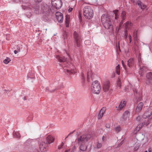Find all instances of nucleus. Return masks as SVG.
<instances>
[{"label": "nucleus", "mask_w": 152, "mask_h": 152, "mask_svg": "<svg viewBox=\"0 0 152 152\" xmlns=\"http://www.w3.org/2000/svg\"><path fill=\"white\" fill-rule=\"evenodd\" d=\"M146 78L148 80H152V72H150L148 73L146 75Z\"/></svg>", "instance_id": "nucleus-24"}, {"label": "nucleus", "mask_w": 152, "mask_h": 152, "mask_svg": "<svg viewBox=\"0 0 152 152\" xmlns=\"http://www.w3.org/2000/svg\"><path fill=\"white\" fill-rule=\"evenodd\" d=\"M87 43H89V44L91 43V41L89 40H86L85 41V43L86 45Z\"/></svg>", "instance_id": "nucleus-45"}, {"label": "nucleus", "mask_w": 152, "mask_h": 152, "mask_svg": "<svg viewBox=\"0 0 152 152\" xmlns=\"http://www.w3.org/2000/svg\"><path fill=\"white\" fill-rule=\"evenodd\" d=\"M134 64V60L132 58H130L127 61V65L129 67H132Z\"/></svg>", "instance_id": "nucleus-16"}, {"label": "nucleus", "mask_w": 152, "mask_h": 152, "mask_svg": "<svg viewBox=\"0 0 152 152\" xmlns=\"http://www.w3.org/2000/svg\"><path fill=\"white\" fill-rule=\"evenodd\" d=\"M143 105V103L142 102H140L138 104L136 108V113H138L141 110Z\"/></svg>", "instance_id": "nucleus-15"}, {"label": "nucleus", "mask_w": 152, "mask_h": 152, "mask_svg": "<svg viewBox=\"0 0 152 152\" xmlns=\"http://www.w3.org/2000/svg\"><path fill=\"white\" fill-rule=\"evenodd\" d=\"M11 61L10 58L7 57L3 61V62L5 64H8Z\"/></svg>", "instance_id": "nucleus-30"}, {"label": "nucleus", "mask_w": 152, "mask_h": 152, "mask_svg": "<svg viewBox=\"0 0 152 152\" xmlns=\"http://www.w3.org/2000/svg\"><path fill=\"white\" fill-rule=\"evenodd\" d=\"M127 31L126 29H125L124 31V37L125 39H126L127 38Z\"/></svg>", "instance_id": "nucleus-36"}, {"label": "nucleus", "mask_w": 152, "mask_h": 152, "mask_svg": "<svg viewBox=\"0 0 152 152\" xmlns=\"http://www.w3.org/2000/svg\"><path fill=\"white\" fill-rule=\"evenodd\" d=\"M81 75L82 77V79L83 80V82L85 81V76L83 72H82L81 74Z\"/></svg>", "instance_id": "nucleus-40"}, {"label": "nucleus", "mask_w": 152, "mask_h": 152, "mask_svg": "<svg viewBox=\"0 0 152 152\" xmlns=\"http://www.w3.org/2000/svg\"><path fill=\"white\" fill-rule=\"evenodd\" d=\"M91 89L92 92L94 94H99L101 90V86L97 80H95L92 84Z\"/></svg>", "instance_id": "nucleus-5"}, {"label": "nucleus", "mask_w": 152, "mask_h": 152, "mask_svg": "<svg viewBox=\"0 0 152 152\" xmlns=\"http://www.w3.org/2000/svg\"><path fill=\"white\" fill-rule=\"evenodd\" d=\"M122 64L124 68L126 66L124 63V61L123 60L122 61Z\"/></svg>", "instance_id": "nucleus-50"}, {"label": "nucleus", "mask_w": 152, "mask_h": 152, "mask_svg": "<svg viewBox=\"0 0 152 152\" xmlns=\"http://www.w3.org/2000/svg\"><path fill=\"white\" fill-rule=\"evenodd\" d=\"M16 50H19V52H20V48H17V49Z\"/></svg>", "instance_id": "nucleus-64"}, {"label": "nucleus", "mask_w": 152, "mask_h": 152, "mask_svg": "<svg viewBox=\"0 0 152 152\" xmlns=\"http://www.w3.org/2000/svg\"><path fill=\"white\" fill-rule=\"evenodd\" d=\"M35 1L36 3H39L41 2L42 0H35Z\"/></svg>", "instance_id": "nucleus-51"}, {"label": "nucleus", "mask_w": 152, "mask_h": 152, "mask_svg": "<svg viewBox=\"0 0 152 152\" xmlns=\"http://www.w3.org/2000/svg\"><path fill=\"white\" fill-rule=\"evenodd\" d=\"M56 58L58 59L59 61L61 62H64L66 60V58L64 57H60L59 56L57 55L56 56Z\"/></svg>", "instance_id": "nucleus-19"}, {"label": "nucleus", "mask_w": 152, "mask_h": 152, "mask_svg": "<svg viewBox=\"0 0 152 152\" xmlns=\"http://www.w3.org/2000/svg\"><path fill=\"white\" fill-rule=\"evenodd\" d=\"M148 152H151L152 151V149L151 148H148Z\"/></svg>", "instance_id": "nucleus-55"}, {"label": "nucleus", "mask_w": 152, "mask_h": 152, "mask_svg": "<svg viewBox=\"0 0 152 152\" xmlns=\"http://www.w3.org/2000/svg\"><path fill=\"white\" fill-rule=\"evenodd\" d=\"M78 17L80 20V22H81L82 21V17L81 16V13L80 12H79Z\"/></svg>", "instance_id": "nucleus-43"}, {"label": "nucleus", "mask_w": 152, "mask_h": 152, "mask_svg": "<svg viewBox=\"0 0 152 152\" xmlns=\"http://www.w3.org/2000/svg\"><path fill=\"white\" fill-rule=\"evenodd\" d=\"M132 23L129 22H127L125 24V27L126 28H127L129 27V26H131Z\"/></svg>", "instance_id": "nucleus-33"}, {"label": "nucleus", "mask_w": 152, "mask_h": 152, "mask_svg": "<svg viewBox=\"0 0 152 152\" xmlns=\"http://www.w3.org/2000/svg\"><path fill=\"white\" fill-rule=\"evenodd\" d=\"M33 10L34 12L36 14H38L42 13L41 9L38 6H37Z\"/></svg>", "instance_id": "nucleus-17"}, {"label": "nucleus", "mask_w": 152, "mask_h": 152, "mask_svg": "<svg viewBox=\"0 0 152 152\" xmlns=\"http://www.w3.org/2000/svg\"><path fill=\"white\" fill-rule=\"evenodd\" d=\"M103 113L102 114V113L99 112L98 116V119H99L102 118L103 115Z\"/></svg>", "instance_id": "nucleus-37"}, {"label": "nucleus", "mask_w": 152, "mask_h": 152, "mask_svg": "<svg viewBox=\"0 0 152 152\" xmlns=\"http://www.w3.org/2000/svg\"><path fill=\"white\" fill-rule=\"evenodd\" d=\"M131 1L134 4H137V0H131Z\"/></svg>", "instance_id": "nucleus-44"}, {"label": "nucleus", "mask_w": 152, "mask_h": 152, "mask_svg": "<svg viewBox=\"0 0 152 152\" xmlns=\"http://www.w3.org/2000/svg\"><path fill=\"white\" fill-rule=\"evenodd\" d=\"M67 33L66 31H64L63 33V39L64 41H65L66 40V39H67Z\"/></svg>", "instance_id": "nucleus-29"}, {"label": "nucleus", "mask_w": 152, "mask_h": 152, "mask_svg": "<svg viewBox=\"0 0 152 152\" xmlns=\"http://www.w3.org/2000/svg\"><path fill=\"white\" fill-rule=\"evenodd\" d=\"M148 70V68L147 67L143 66L140 67L139 72L140 75L141 76H143L144 74L146 73Z\"/></svg>", "instance_id": "nucleus-12"}, {"label": "nucleus", "mask_w": 152, "mask_h": 152, "mask_svg": "<svg viewBox=\"0 0 152 152\" xmlns=\"http://www.w3.org/2000/svg\"><path fill=\"white\" fill-rule=\"evenodd\" d=\"M69 18L68 17H66L65 20V23L66 24V27H69Z\"/></svg>", "instance_id": "nucleus-28"}, {"label": "nucleus", "mask_w": 152, "mask_h": 152, "mask_svg": "<svg viewBox=\"0 0 152 152\" xmlns=\"http://www.w3.org/2000/svg\"><path fill=\"white\" fill-rule=\"evenodd\" d=\"M139 148V145H137V146H135L134 148V151H137L138 149Z\"/></svg>", "instance_id": "nucleus-46"}, {"label": "nucleus", "mask_w": 152, "mask_h": 152, "mask_svg": "<svg viewBox=\"0 0 152 152\" xmlns=\"http://www.w3.org/2000/svg\"><path fill=\"white\" fill-rule=\"evenodd\" d=\"M116 73L118 75H119L120 73V72L119 71V70H118V69H116Z\"/></svg>", "instance_id": "nucleus-48"}, {"label": "nucleus", "mask_w": 152, "mask_h": 152, "mask_svg": "<svg viewBox=\"0 0 152 152\" xmlns=\"http://www.w3.org/2000/svg\"><path fill=\"white\" fill-rule=\"evenodd\" d=\"M141 126H145L148 125L150 123V121L149 118H143L141 120Z\"/></svg>", "instance_id": "nucleus-11"}, {"label": "nucleus", "mask_w": 152, "mask_h": 152, "mask_svg": "<svg viewBox=\"0 0 152 152\" xmlns=\"http://www.w3.org/2000/svg\"><path fill=\"white\" fill-rule=\"evenodd\" d=\"M54 140V138L52 136L49 135L46 138V142L47 143V144L49 145L51 143L53 142Z\"/></svg>", "instance_id": "nucleus-10"}, {"label": "nucleus", "mask_w": 152, "mask_h": 152, "mask_svg": "<svg viewBox=\"0 0 152 152\" xmlns=\"http://www.w3.org/2000/svg\"><path fill=\"white\" fill-rule=\"evenodd\" d=\"M102 145L101 143H100L99 142H97V144L96 147L98 148H100L102 147Z\"/></svg>", "instance_id": "nucleus-42"}, {"label": "nucleus", "mask_w": 152, "mask_h": 152, "mask_svg": "<svg viewBox=\"0 0 152 152\" xmlns=\"http://www.w3.org/2000/svg\"><path fill=\"white\" fill-rule=\"evenodd\" d=\"M128 37H129V39H131V35L130 34H129V35Z\"/></svg>", "instance_id": "nucleus-61"}, {"label": "nucleus", "mask_w": 152, "mask_h": 152, "mask_svg": "<svg viewBox=\"0 0 152 152\" xmlns=\"http://www.w3.org/2000/svg\"><path fill=\"white\" fill-rule=\"evenodd\" d=\"M152 115V106L148 108L146 111L143 114L142 117L143 118H147Z\"/></svg>", "instance_id": "nucleus-8"}, {"label": "nucleus", "mask_w": 152, "mask_h": 152, "mask_svg": "<svg viewBox=\"0 0 152 152\" xmlns=\"http://www.w3.org/2000/svg\"><path fill=\"white\" fill-rule=\"evenodd\" d=\"M105 126L107 128H109L110 127V125L109 124H106Z\"/></svg>", "instance_id": "nucleus-49"}, {"label": "nucleus", "mask_w": 152, "mask_h": 152, "mask_svg": "<svg viewBox=\"0 0 152 152\" xmlns=\"http://www.w3.org/2000/svg\"><path fill=\"white\" fill-rule=\"evenodd\" d=\"M73 9L72 7L70 8L69 10H68V12H71L72 10Z\"/></svg>", "instance_id": "nucleus-52"}, {"label": "nucleus", "mask_w": 152, "mask_h": 152, "mask_svg": "<svg viewBox=\"0 0 152 152\" xmlns=\"http://www.w3.org/2000/svg\"><path fill=\"white\" fill-rule=\"evenodd\" d=\"M3 91L4 94L8 95L10 91L9 90L7 89H3Z\"/></svg>", "instance_id": "nucleus-34"}, {"label": "nucleus", "mask_w": 152, "mask_h": 152, "mask_svg": "<svg viewBox=\"0 0 152 152\" xmlns=\"http://www.w3.org/2000/svg\"><path fill=\"white\" fill-rule=\"evenodd\" d=\"M110 86V82L109 81H107L104 83L103 87L104 91L106 92L109 89Z\"/></svg>", "instance_id": "nucleus-13"}, {"label": "nucleus", "mask_w": 152, "mask_h": 152, "mask_svg": "<svg viewBox=\"0 0 152 152\" xmlns=\"http://www.w3.org/2000/svg\"><path fill=\"white\" fill-rule=\"evenodd\" d=\"M31 141L30 140H28L26 141V143H29V142H30Z\"/></svg>", "instance_id": "nucleus-56"}, {"label": "nucleus", "mask_w": 152, "mask_h": 152, "mask_svg": "<svg viewBox=\"0 0 152 152\" xmlns=\"http://www.w3.org/2000/svg\"><path fill=\"white\" fill-rule=\"evenodd\" d=\"M14 53H15V54H17V53H18V52H19V50H15L14 51Z\"/></svg>", "instance_id": "nucleus-53"}, {"label": "nucleus", "mask_w": 152, "mask_h": 152, "mask_svg": "<svg viewBox=\"0 0 152 152\" xmlns=\"http://www.w3.org/2000/svg\"><path fill=\"white\" fill-rule=\"evenodd\" d=\"M115 131L117 133H118L121 130L120 126H119L115 128Z\"/></svg>", "instance_id": "nucleus-31"}, {"label": "nucleus", "mask_w": 152, "mask_h": 152, "mask_svg": "<svg viewBox=\"0 0 152 152\" xmlns=\"http://www.w3.org/2000/svg\"><path fill=\"white\" fill-rule=\"evenodd\" d=\"M92 136L90 134L82 135L78 137L77 139V143L80 144V151H85L87 148V146L85 145V143L87 142L91 137Z\"/></svg>", "instance_id": "nucleus-1"}, {"label": "nucleus", "mask_w": 152, "mask_h": 152, "mask_svg": "<svg viewBox=\"0 0 152 152\" xmlns=\"http://www.w3.org/2000/svg\"><path fill=\"white\" fill-rule=\"evenodd\" d=\"M121 17L122 20H124L125 19L126 17V12L125 11H123L121 14Z\"/></svg>", "instance_id": "nucleus-22"}, {"label": "nucleus", "mask_w": 152, "mask_h": 152, "mask_svg": "<svg viewBox=\"0 0 152 152\" xmlns=\"http://www.w3.org/2000/svg\"><path fill=\"white\" fill-rule=\"evenodd\" d=\"M126 104V102L125 101H121L119 105V107L121 110L125 106Z\"/></svg>", "instance_id": "nucleus-23"}, {"label": "nucleus", "mask_w": 152, "mask_h": 152, "mask_svg": "<svg viewBox=\"0 0 152 152\" xmlns=\"http://www.w3.org/2000/svg\"><path fill=\"white\" fill-rule=\"evenodd\" d=\"M56 16L57 19L59 23H61L63 20V14L60 12H56Z\"/></svg>", "instance_id": "nucleus-9"}, {"label": "nucleus", "mask_w": 152, "mask_h": 152, "mask_svg": "<svg viewBox=\"0 0 152 152\" xmlns=\"http://www.w3.org/2000/svg\"><path fill=\"white\" fill-rule=\"evenodd\" d=\"M121 80H120V79H118L117 81V85L120 88H121Z\"/></svg>", "instance_id": "nucleus-35"}, {"label": "nucleus", "mask_w": 152, "mask_h": 152, "mask_svg": "<svg viewBox=\"0 0 152 152\" xmlns=\"http://www.w3.org/2000/svg\"><path fill=\"white\" fill-rule=\"evenodd\" d=\"M123 141H122V142H121V143H119V146H120L121 145L123 144Z\"/></svg>", "instance_id": "nucleus-60"}, {"label": "nucleus", "mask_w": 152, "mask_h": 152, "mask_svg": "<svg viewBox=\"0 0 152 152\" xmlns=\"http://www.w3.org/2000/svg\"><path fill=\"white\" fill-rule=\"evenodd\" d=\"M101 21L105 28L108 29L110 28L111 26V22L110 18L106 14L102 15Z\"/></svg>", "instance_id": "nucleus-2"}, {"label": "nucleus", "mask_w": 152, "mask_h": 152, "mask_svg": "<svg viewBox=\"0 0 152 152\" xmlns=\"http://www.w3.org/2000/svg\"><path fill=\"white\" fill-rule=\"evenodd\" d=\"M132 67H129L127 66H126L124 68V69L125 70L127 74H129L130 73L131 71V68Z\"/></svg>", "instance_id": "nucleus-26"}, {"label": "nucleus", "mask_w": 152, "mask_h": 152, "mask_svg": "<svg viewBox=\"0 0 152 152\" xmlns=\"http://www.w3.org/2000/svg\"><path fill=\"white\" fill-rule=\"evenodd\" d=\"M137 4L139 6V7L142 9H143L146 7V6L140 1L138 0L137 1Z\"/></svg>", "instance_id": "nucleus-20"}, {"label": "nucleus", "mask_w": 152, "mask_h": 152, "mask_svg": "<svg viewBox=\"0 0 152 152\" xmlns=\"http://www.w3.org/2000/svg\"><path fill=\"white\" fill-rule=\"evenodd\" d=\"M118 10H113V12L114 13V14L115 15V18L116 19H117L118 18Z\"/></svg>", "instance_id": "nucleus-27"}, {"label": "nucleus", "mask_w": 152, "mask_h": 152, "mask_svg": "<svg viewBox=\"0 0 152 152\" xmlns=\"http://www.w3.org/2000/svg\"><path fill=\"white\" fill-rule=\"evenodd\" d=\"M87 81L88 82H90L89 81V78L90 77H91V79L92 80H93V77L91 75V73L90 72H88L87 73Z\"/></svg>", "instance_id": "nucleus-25"}, {"label": "nucleus", "mask_w": 152, "mask_h": 152, "mask_svg": "<svg viewBox=\"0 0 152 152\" xmlns=\"http://www.w3.org/2000/svg\"><path fill=\"white\" fill-rule=\"evenodd\" d=\"M142 127V126H141V124L140 123L136 128L135 130L136 131H139Z\"/></svg>", "instance_id": "nucleus-32"}, {"label": "nucleus", "mask_w": 152, "mask_h": 152, "mask_svg": "<svg viewBox=\"0 0 152 152\" xmlns=\"http://www.w3.org/2000/svg\"><path fill=\"white\" fill-rule=\"evenodd\" d=\"M123 21L124 20H122V19L121 20V21L120 23V25H121L123 24Z\"/></svg>", "instance_id": "nucleus-54"}, {"label": "nucleus", "mask_w": 152, "mask_h": 152, "mask_svg": "<svg viewBox=\"0 0 152 152\" xmlns=\"http://www.w3.org/2000/svg\"><path fill=\"white\" fill-rule=\"evenodd\" d=\"M13 136L15 138H18L19 139L20 138V134L18 132H16L14 131L13 133Z\"/></svg>", "instance_id": "nucleus-21"}, {"label": "nucleus", "mask_w": 152, "mask_h": 152, "mask_svg": "<svg viewBox=\"0 0 152 152\" xmlns=\"http://www.w3.org/2000/svg\"><path fill=\"white\" fill-rule=\"evenodd\" d=\"M119 68H120V66H119V65H118L116 67V69H119Z\"/></svg>", "instance_id": "nucleus-57"}, {"label": "nucleus", "mask_w": 152, "mask_h": 152, "mask_svg": "<svg viewBox=\"0 0 152 152\" xmlns=\"http://www.w3.org/2000/svg\"><path fill=\"white\" fill-rule=\"evenodd\" d=\"M83 14L86 18L90 19L93 17V11L90 7L86 6L83 9Z\"/></svg>", "instance_id": "nucleus-4"}, {"label": "nucleus", "mask_w": 152, "mask_h": 152, "mask_svg": "<svg viewBox=\"0 0 152 152\" xmlns=\"http://www.w3.org/2000/svg\"><path fill=\"white\" fill-rule=\"evenodd\" d=\"M48 145L47 144L45 141H42L39 145V148L40 151L42 152H45L47 151Z\"/></svg>", "instance_id": "nucleus-7"}, {"label": "nucleus", "mask_w": 152, "mask_h": 152, "mask_svg": "<svg viewBox=\"0 0 152 152\" xmlns=\"http://www.w3.org/2000/svg\"><path fill=\"white\" fill-rule=\"evenodd\" d=\"M64 72L67 75H70L71 74H74L76 73V70L74 69H72L70 70L67 69H64Z\"/></svg>", "instance_id": "nucleus-14"}, {"label": "nucleus", "mask_w": 152, "mask_h": 152, "mask_svg": "<svg viewBox=\"0 0 152 152\" xmlns=\"http://www.w3.org/2000/svg\"><path fill=\"white\" fill-rule=\"evenodd\" d=\"M105 110H106V108L104 107H103L101 110L99 112H100V113H102H102L104 114Z\"/></svg>", "instance_id": "nucleus-39"}, {"label": "nucleus", "mask_w": 152, "mask_h": 152, "mask_svg": "<svg viewBox=\"0 0 152 152\" xmlns=\"http://www.w3.org/2000/svg\"><path fill=\"white\" fill-rule=\"evenodd\" d=\"M142 119H143V117H142V118H141L140 116H138L136 120L137 121H140V122H141V120Z\"/></svg>", "instance_id": "nucleus-41"}, {"label": "nucleus", "mask_w": 152, "mask_h": 152, "mask_svg": "<svg viewBox=\"0 0 152 152\" xmlns=\"http://www.w3.org/2000/svg\"><path fill=\"white\" fill-rule=\"evenodd\" d=\"M51 3L53 8L56 10L60 9L62 5L61 0H51Z\"/></svg>", "instance_id": "nucleus-6"}, {"label": "nucleus", "mask_w": 152, "mask_h": 152, "mask_svg": "<svg viewBox=\"0 0 152 152\" xmlns=\"http://www.w3.org/2000/svg\"><path fill=\"white\" fill-rule=\"evenodd\" d=\"M75 131H73L70 132L69 134H68V136H69L70 134H73V133Z\"/></svg>", "instance_id": "nucleus-62"}, {"label": "nucleus", "mask_w": 152, "mask_h": 152, "mask_svg": "<svg viewBox=\"0 0 152 152\" xmlns=\"http://www.w3.org/2000/svg\"><path fill=\"white\" fill-rule=\"evenodd\" d=\"M128 88H127V87L125 88H124L125 91H127L128 90Z\"/></svg>", "instance_id": "nucleus-58"}, {"label": "nucleus", "mask_w": 152, "mask_h": 152, "mask_svg": "<svg viewBox=\"0 0 152 152\" xmlns=\"http://www.w3.org/2000/svg\"><path fill=\"white\" fill-rule=\"evenodd\" d=\"M70 151V149L67 150L65 151L64 152H68Z\"/></svg>", "instance_id": "nucleus-63"}, {"label": "nucleus", "mask_w": 152, "mask_h": 152, "mask_svg": "<svg viewBox=\"0 0 152 152\" xmlns=\"http://www.w3.org/2000/svg\"><path fill=\"white\" fill-rule=\"evenodd\" d=\"M147 83L148 84H150L151 83V82H150L149 80H148L147 81Z\"/></svg>", "instance_id": "nucleus-59"}, {"label": "nucleus", "mask_w": 152, "mask_h": 152, "mask_svg": "<svg viewBox=\"0 0 152 152\" xmlns=\"http://www.w3.org/2000/svg\"><path fill=\"white\" fill-rule=\"evenodd\" d=\"M81 35L80 32L74 31L73 34V37L75 45L77 47H80L82 42Z\"/></svg>", "instance_id": "nucleus-3"}, {"label": "nucleus", "mask_w": 152, "mask_h": 152, "mask_svg": "<svg viewBox=\"0 0 152 152\" xmlns=\"http://www.w3.org/2000/svg\"><path fill=\"white\" fill-rule=\"evenodd\" d=\"M133 92H134V94H135V93H136V94H137V91L136 89H135V88H133Z\"/></svg>", "instance_id": "nucleus-47"}, {"label": "nucleus", "mask_w": 152, "mask_h": 152, "mask_svg": "<svg viewBox=\"0 0 152 152\" xmlns=\"http://www.w3.org/2000/svg\"><path fill=\"white\" fill-rule=\"evenodd\" d=\"M46 90H47L48 91H50V92L51 93H53V92H54L56 91L58 89V88H55L53 90H50V89L49 88H46Z\"/></svg>", "instance_id": "nucleus-38"}, {"label": "nucleus", "mask_w": 152, "mask_h": 152, "mask_svg": "<svg viewBox=\"0 0 152 152\" xmlns=\"http://www.w3.org/2000/svg\"><path fill=\"white\" fill-rule=\"evenodd\" d=\"M129 114V111L127 110L125 111L123 114L121 120L122 121V119H123L124 121H126L127 118L128 117Z\"/></svg>", "instance_id": "nucleus-18"}]
</instances>
